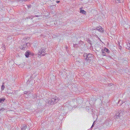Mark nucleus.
<instances>
[{"label": "nucleus", "instance_id": "nucleus-1", "mask_svg": "<svg viewBox=\"0 0 130 130\" xmlns=\"http://www.w3.org/2000/svg\"><path fill=\"white\" fill-rule=\"evenodd\" d=\"M83 57L84 59L87 62H89L93 59V55L90 53L88 54L85 53L83 55Z\"/></svg>", "mask_w": 130, "mask_h": 130}, {"label": "nucleus", "instance_id": "nucleus-2", "mask_svg": "<svg viewBox=\"0 0 130 130\" xmlns=\"http://www.w3.org/2000/svg\"><path fill=\"white\" fill-rule=\"evenodd\" d=\"M59 100L58 98L55 97L49 100L48 103L51 105L55 104Z\"/></svg>", "mask_w": 130, "mask_h": 130}, {"label": "nucleus", "instance_id": "nucleus-3", "mask_svg": "<svg viewBox=\"0 0 130 130\" xmlns=\"http://www.w3.org/2000/svg\"><path fill=\"white\" fill-rule=\"evenodd\" d=\"M46 48L44 47H41L39 49L38 51L37 54L38 56H40L41 55L42 56H44L46 54L45 53Z\"/></svg>", "mask_w": 130, "mask_h": 130}, {"label": "nucleus", "instance_id": "nucleus-4", "mask_svg": "<svg viewBox=\"0 0 130 130\" xmlns=\"http://www.w3.org/2000/svg\"><path fill=\"white\" fill-rule=\"evenodd\" d=\"M30 46V44L29 43H26L25 45L24 44L23 46H20V48L21 49L23 50H25V48H26L27 47H29Z\"/></svg>", "mask_w": 130, "mask_h": 130}, {"label": "nucleus", "instance_id": "nucleus-5", "mask_svg": "<svg viewBox=\"0 0 130 130\" xmlns=\"http://www.w3.org/2000/svg\"><path fill=\"white\" fill-rule=\"evenodd\" d=\"M96 30H99V31L102 32L104 30V29L101 26H99L98 27L96 28Z\"/></svg>", "mask_w": 130, "mask_h": 130}, {"label": "nucleus", "instance_id": "nucleus-6", "mask_svg": "<svg viewBox=\"0 0 130 130\" xmlns=\"http://www.w3.org/2000/svg\"><path fill=\"white\" fill-rule=\"evenodd\" d=\"M21 130H29L28 128H27L26 125H22L21 128Z\"/></svg>", "mask_w": 130, "mask_h": 130}, {"label": "nucleus", "instance_id": "nucleus-7", "mask_svg": "<svg viewBox=\"0 0 130 130\" xmlns=\"http://www.w3.org/2000/svg\"><path fill=\"white\" fill-rule=\"evenodd\" d=\"M121 116V114L119 112L116 113V115L115 116V117L116 118H118Z\"/></svg>", "mask_w": 130, "mask_h": 130}, {"label": "nucleus", "instance_id": "nucleus-8", "mask_svg": "<svg viewBox=\"0 0 130 130\" xmlns=\"http://www.w3.org/2000/svg\"><path fill=\"white\" fill-rule=\"evenodd\" d=\"M123 102L122 101L120 100L118 102L117 104V105H121L123 104Z\"/></svg>", "mask_w": 130, "mask_h": 130}, {"label": "nucleus", "instance_id": "nucleus-9", "mask_svg": "<svg viewBox=\"0 0 130 130\" xmlns=\"http://www.w3.org/2000/svg\"><path fill=\"white\" fill-rule=\"evenodd\" d=\"M30 53V52H29L28 51H27L25 54V56L26 57H28Z\"/></svg>", "mask_w": 130, "mask_h": 130}, {"label": "nucleus", "instance_id": "nucleus-10", "mask_svg": "<svg viewBox=\"0 0 130 130\" xmlns=\"http://www.w3.org/2000/svg\"><path fill=\"white\" fill-rule=\"evenodd\" d=\"M104 51H105V52H106L107 53H109V50L106 48H104Z\"/></svg>", "mask_w": 130, "mask_h": 130}, {"label": "nucleus", "instance_id": "nucleus-11", "mask_svg": "<svg viewBox=\"0 0 130 130\" xmlns=\"http://www.w3.org/2000/svg\"><path fill=\"white\" fill-rule=\"evenodd\" d=\"M80 12L84 14H86V12L84 10H80Z\"/></svg>", "mask_w": 130, "mask_h": 130}, {"label": "nucleus", "instance_id": "nucleus-12", "mask_svg": "<svg viewBox=\"0 0 130 130\" xmlns=\"http://www.w3.org/2000/svg\"><path fill=\"white\" fill-rule=\"evenodd\" d=\"M102 55H103V56H105L106 55V54L105 52V51H104V50H103V49H102Z\"/></svg>", "mask_w": 130, "mask_h": 130}, {"label": "nucleus", "instance_id": "nucleus-13", "mask_svg": "<svg viewBox=\"0 0 130 130\" xmlns=\"http://www.w3.org/2000/svg\"><path fill=\"white\" fill-rule=\"evenodd\" d=\"M5 100V99L4 98L0 99V102L1 103H3L4 102Z\"/></svg>", "mask_w": 130, "mask_h": 130}, {"label": "nucleus", "instance_id": "nucleus-14", "mask_svg": "<svg viewBox=\"0 0 130 130\" xmlns=\"http://www.w3.org/2000/svg\"><path fill=\"white\" fill-rule=\"evenodd\" d=\"M127 45L126 48L130 51V44H127Z\"/></svg>", "mask_w": 130, "mask_h": 130}, {"label": "nucleus", "instance_id": "nucleus-15", "mask_svg": "<svg viewBox=\"0 0 130 130\" xmlns=\"http://www.w3.org/2000/svg\"><path fill=\"white\" fill-rule=\"evenodd\" d=\"M119 112L120 113V114H122V115H123L124 113V112L123 110H120L119 111Z\"/></svg>", "mask_w": 130, "mask_h": 130}, {"label": "nucleus", "instance_id": "nucleus-16", "mask_svg": "<svg viewBox=\"0 0 130 130\" xmlns=\"http://www.w3.org/2000/svg\"><path fill=\"white\" fill-rule=\"evenodd\" d=\"M116 2L117 3L122 2L121 0H116Z\"/></svg>", "mask_w": 130, "mask_h": 130}, {"label": "nucleus", "instance_id": "nucleus-17", "mask_svg": "<svg viewBox=\"0 0 130 130\" xmlns=\"http://www.w3.org/2000/svg\"><path fill=\"white\" fill-rule=\"evenodd\" d=\"M87 41L88 43H90V44H91L92 42L89 39H88L87 40Z\"/></svg>", "mask_w": 130, "mask_h": 130}, {"label": "nucleus", "instance_id": "nucleus-18", "mask_svg": "<svg viewBox=\"0 0 130 130\" xmlns=\"http://www.w3.org/2000/svg\"><path fill=\"white\" fill-rule=\"evenodd\" d=\"M73 47L75 48H77L78 47L77 44H74Z\"/></svg>", "mask_w": 130, "mask_h": 130}, {"label": "nucleus", "instance_id": "nucleus-19", "mask_svg": "<svg viewBox=\"0 0 130 130\" xmlns=\"http://www.w3.org/2000/svg\"><path fill=\"white\" fill-rule=\"evenodd\" d=\"M3 84H4V83L3 84V85L2 86V87H1V90H4V88H5V86L3 85Z\"/></svg>", "mask_w": 130, "mask_h": 130}, {"label": "nucleus", "instance_id": "nucleus-20", "mask_svg": "<svg viewBox=\"0 0 130 130\" xmlns=\"http://www.w3.org/2000/svg\"><path fill=\"white\" fill-rule=\"evenodd\" d=\"M5 109L3 108H2L1 109H0V112L3 111Z\"/></svg>", "mask_w": 130, "mask_h": 130}, {"label": "nucleus", "instance_id": "nucleus-21", "mask_svg": "<svg viewBox=\"0 0 130 130\" xmlns=\"http://www.w3.org/2000/svg\"><path fill=\"white\" fill-rule=\"evenodd\" d=\"M29 91H25L24 92V94H27L28 93Z\"/></svg>", "mask_w": 130, "mask_h": 130}, {"label": "nucleus", "instance_id": "nucleus-22", "mask_svg": "<svg viewBox=\"0 0 130 130\" xmlns=\"http://www.w3.org/2000/svg\"><path fill=\"white\" fill-rule=\"evenodd\" d=\"M2 48H3V49H4L5 50V46L3 44V45Z\"/></svg>", "mask_w": 130, "mask_h": 130}, {"label": "nucleus", "instance_id": "nucleus-23", "mask_svg": "<svg viewBox=\"0 0 130 130\" xmlns=\"http://www.w3.org/2000/svg\"><path fill=\"white\" fill-rule=\"evenodd\" d=\"M56 2L57 3H59L60 2V1H56Z\"/></svg>", "mask_w": 130, "mask_h": 130}, {"label": "nucleus", "instance_id": "nucleus-24", "mask_svg": "<svg viewBox=\"0 0 130 130\" xmlns=\"http://www.w3.org/2000/svg\"><path fill=\"white\" fill-rule=\"evenodd\" d=\"M94 126V124H93H93H92V126H91V127H93V126Z\"/></svg>", "mask_w": 130, "mask_h": 130}, {"label": "nucleus", "instance_id": "nucleus-25", "mask_svg": "<svg viewBox=\"0 0 130 130\" xmlns=\"http://www.w3.org/2000/svg\"><path fill=\"white\" fill-rule=\"evenodd\" d=\"M80 62V61H78L76 62Z\"/></svg>", "mask_w": 130, "mask_h": 130}, {"label": "nucleus", "instance_id": "nucleus-26", "mask_svg": "<svg viewBox=\"0 0 130 130\" xmlns=\"http://www.w3.org/2000/svg\"><path fill=\"white\" fill-rule=\"evenodd\" d=\"M124 0H121V1H122V2H123V1H124Z\"/></svg>", "mask_w": 130, "mask_h": 130}, {"label": "nucleus", "instance_id": "nucleus-27", "mask_svg": "<svg viewBox=\"0 0 130 130\" xmlns=\"http://www.w3.org/2000/svg\"><path fill=\"white\" fill-rule=\"evenodd\" d=\"M121 47V46H120L119 47V48H120V47Z\"/></svg>", "mask_w": 130, "mask_h": 130}, {"label": "nucleus", "instance_id": "nucleus-28", "mask_svg": "<svg viewBox=\"0 0 130 130\" xmlns=\"http://www.w3.org/2000/svg\"><path fill=\"white\" fill-rule=\"evenodd\" d=\"M28 8H29V6H28Z\"/></svg>", "mask_w": 130, "mask_h": 130}, {"label": "nucleus", "instance_id": "nucleus-29", "mask_svg": "<svg viewBox=\"0 0 130 130\" xmlns=\"http://www.w3.org/2000/svg\"><path fill=\"white\" fill-rule=\"evenodd\" d=\"M28 8H29V6H28Z\"/></svg>", "mask_w": 130, "mask_h": 130}]
</instances>
